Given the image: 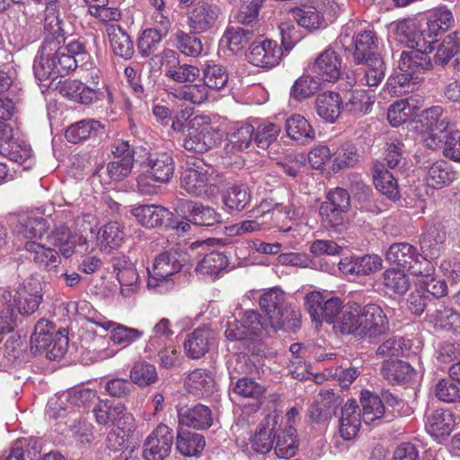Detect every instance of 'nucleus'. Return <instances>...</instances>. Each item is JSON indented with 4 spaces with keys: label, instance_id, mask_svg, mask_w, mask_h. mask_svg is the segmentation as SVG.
Returning <instances> with one entry per match:
<instances>
[{
    "label": "nucleus",
    "instance_id": "nucleus-57",
    "mask_svg": "<svg viewBox=\"0 0 460 460\" xmlns=\"http://www.w3.org/2000/svg\"><path fill=\"white\" fill-rule=\"evenodd\" d=\"M228 265L227 257L218 252H212L198 263L196 271L201 276L216 278Z\"/></svg>",
    "mask_w": 460,
    "mask_h": 460
},
{
    "label": "nucleus",
    "instance_id": "nucleus-30",
    "mask_svg": "<svg viewBox=\"0 0 460 460\" xmlns=\"http://www.w3.org/2000/svg\"><path fill=\"white\" fill-rule=\"evenodd\" d=\"M422 101L418 97L411 96L393 103L387 111V119L393 127H398L412 119L421 108Z\"/></svg>",
    "mask_w": 460,
    "mask_h": 460
},
{
    "label": "nucleus",
    "instance_id": "nucleus-48",
    "mask_svg": "<svg viewBox=\"0 0 460 460\" xmlns=\"http://www.w3.org/2000/svg\"><path fill=\"white\" fill-rule=\"evenodd\" d=\"M226 150L229 153H238L248 148L254 140V128L249 124H237L228 135Z\"/></svg>",
    "mask_w": 460,
    "mask_h": 460
},
{
    "label": "nucleus",
    "instance_id": "nucleus-64",
    "mask_svg": "<svg viewBox=\"0 0 460 460\" xmlns=\"http://www.w3.org/2000/svg\"><path fill=\"white\" fill-rule=\"evenodd\" d=\"M374 102V95L369 94L366 91H354L351 93L348 102H345L343 108L352 115L361 116L370 111Z\"/></svg>",
    "mask_w": 460,
    "mask_h": 460
},
{
    "label": "nucleus",
    "instance_id": "nucleus-7",
    "mask_svg": "<svg viewBox=\"0 0 460 460\" xmlns=\"http://www.w3.org/2000/svg\"><path fill=\"white\" fill-rule=\"evenodd\" d=\"M386 260L410 271L412 275L429 277L433 272L431 262L408 243H395L390 245Z\"/></svg>",
    "mask_w": 460,
    "mask_h": 460
},
{
    "label": "nucleus",
    "instance_id": "nucleus-41",
    "mask_svg": "<svg viewBox=\"0 0 460 460\" xmlns=\"http://www.w3.org/2000/svg\"><path fill=\"white\" fill-rule=\"evenodd\" d=\"M126 234L119 223L113 221L105 224L97 233V243L102 251L110 252L119 247Z\"/></svg>",
    "mask_w": 460,
    "mask_h": 460
},
{
    "label": "nucleus",
    "instance_id": "nucleus-24",
    "mask_svg": "<svg viewBox=\"0 0 460 460\" xmlns=\"http://www.w3.org/2000/svg\"><path fill=\"white\" fill-rule=\"evenodd\" d=\"M396 32L402 40H404L411 49H433V41L428 38L427 31L420 29L416 19L408 18L399 22L396 26Z\"/></svg>",
    "mask_w": 460,
    "mask_h": 460
},
{
    "label": "nucleus",
    "instance_id": "nucleus-10",
    "mask_svg": "<svg viewBox=\"0 0 460 460\" xmlns=\"http://www.w3.org/2000/svg\"><path fill=\"white\" fill-rule=\"evenodd\" d=\"M358 340L374 341L389 331L387 316L376 304H367L362 308Z\"/></svg>",
    "mask_w": 460,
    "mask_h": 460
},
{
    "label": "nucleus",
    "instance_id": "nucleus-55",
    "mask_svg": "<svg viewBox=\"0 0 460 460\" xmlns=\"http://www.w3.org/2000/svg\"><path fill=\"white\" fill-rule=\"evenodd\" d=\"M228 79V73L222 65L208 63L203 68L202 80L207 90L220 91L226 86Z\"/></svg>",
    "mask_w": 460,
    "mask_h": 460
},
{
    "label": "nucleus",
    "instance_id": "nucleus-60",
    "mask_svg": "<svg viewBox=\"0 0 460 460\" xmlns=\"http://www.w3.org/2000/svg\"><path fill=\"white\" fill-rule=\"evenodd\" d=\"M49 225L43 217H26L21 220L18 226V233L29 241L41 239L47 233Z\"/></svg>",
    "mask_w": 460,
    "mask_h": 460
},
{
    "label": "nucleus",
    "instance_id": "nucleus-62",
    "mask_svg": "<svg viewBox=\"0 0 460 460\" xmlns=\"http://www.w3.org/2000/svg\"><path fill=\"white\" fill-rule=\"evenodd\" d=\"M360 402L363 409L362 418L366 423L369 424L383 416L385 406L377 395L367 390L362 391Z\"/></svg>",
    "mask_w": 460,
    "mask_h": 460
},
{
    "label": "nucleus",
    "instance_id": "nucleus-42",
    "mask_svg": "<svg viewBox=\"0 0 460 460\" xmlns=\"http://www.w3.org/2000/svg\"><path fill=\"white\" fill-rule=\"evenodd\" d=\"M106 31L114 54L123 58H130L134 54L133 42L121 27L109 24Z\"/></svg>",
    "mask_w": 460,
    "mask_h": 460
},
{
    "label": "nucleus",
    "instance_id": "nucleus-27",
    "mask_svg": "<svg viewBox=\"0 0 460 460\" xmlns=\"http://www.w3.org/2000/svg\"><path fill=\"white\" fill-rule=\"evenodd\" d=\"M426 320L436 329L460 333V314L442 304H434V308H429Z\"/></svg>",
    "mask_w": 460,
    "mask_h": 460
},
{
    "label": "nucleus",
    "instance_id": "nucleus-47",
    "mask_svg": "<svg viewBox=\"0 0 460 460\" xmlns=\"http://www.w3.org/2000/svg\"><path fill=\"white\" fill-rule=\"evenodd\" d=\"M185 385L189 392L195 395H209L215 388L212 376L201 368L190 372L186 378Z\"/></svg>",
    "mask_w": 460,
    "mask_h": 460
},
{
    "label": "nucleus",
    "instance_id": "nucleus-28",
    "mask_svg": "<svg viewBox=\"0 0 460 460\" xmlns=\"http://www.w3.org/2000/svg\"><path fill=\"white\" fill-rule=\"evenodd\" d=\"M366 67L354 73L355 77L349 84L359 86L377 87L385 75V65L382 58H371L364 61Z\"/></svg>",
    "mask_w": 460,
    "mask_h": 460
},
{
    "label": "nucleus",
    "instance_id": "nucleus-22",
    "mask_svg": "<svg viewBox=\"0 0 460 460\" xmlns=\"http://www.w3.org/2000/svg\"><path fill=\"white\" fill-rule=\"evenodd\" d=\"M382 259L375 254L344 258L339 262L340 270L352 277L370 275L382 268Z\"/></svg>",
    "mask_w": 460,
    "mask_h": 460
},
{
    "label": "nucleus",
    "instance_id": "nucleus-13",
    "mask_svg": "<svg viewBox=\"0 0 460 460\" xmlns=\"http://www.w3.org/2000/svg\"><path fill=\"white\" fill-rule=\"evenodd\" d=\"M173 438L172 429L165 424H159L144 442V459L165 460L171 453Z\"/></svg>",
    "mask_w": 460,
    "mask_h": 460
},
{
    "label": "nucleus",
    "instance_id": "nucleus-21",
    "mask_svg": "<svg viewBox=\"0 0 460 460\" xmlns=\"http://www.w3.org/2000/svg\"><path fill=\"white\" fill-rule=\"evenodd\" d=\"M95 399L99 401L96 393L91 389H83L75 392L63 393L58 399H51L48 403V413L51 418H58L65 415L66 408L63 407L65 402L75 406H88Z\"/></svg>",
    "mask_w": 460,
    "mask_h": 460
},
{
    "label": "nucleus",
    "instance_id": "nucleus-18",
    "mask_svg": "<svg viewBox=\"0 0 460 460\" xmlns=\"http://www.w3.org/2000/svg\"><path fill=\"white\" fill-rule=\"evenodd\" d=\"M341 58L328 48L317 57L310 69L321 82H334L341 75Z\"/></svg>",
    "mask_w": 460,
    "mask_h": 460
},
{
    "label": "nucleus",
    "instance_id": "nucleus-43",
    "mask_svg": "<svg viewBox=\"0 0 460 460\" xmlns=\"http://www.w3.org/2000/svg\"><path fill=\"white\" fill-rule=\"evenodd\" d=\"M3 155L10 161L21 165L24 164V169L31 167L33 164L32 150L30 145L20 139L9 141L8 144H1V152Z\"/></svg>",
    "mask_w": 460,
    "mask_h": 460
},
{
    "label": "nucleus",
    "instance_id": "nucleus-40",
    "mask_svg": "<svg viewBox=\"0 0 460 460\" xmlns=\"http://www.w3.org/2000/svg\"><path fill=\"white\" fill-rule=\"evenodd\" d=\"M455 23L452 12L446 6H439L431 11L427 22L428 38L436 41V37L440 32L449 30Z\"/></svg>",
    "mask_w": 460,
    "mask_h": 460
},
{
    "label": "nucleus",
    "instance_id": "nucleus-25",
    "mask_svg": "<svg viewBox=\"0 0 460 460\" xmlns=\"http://www.w3.org/2000/svg\"><path fill=\"white\" fill-rule=\"evenodd\" d=\"M137 222L146 228H157L172 224L171 211L159 205H140L132 210Z\"/></svg>",
    "mask_w": 460,
    "mask_h": 460
},
{
    "label": "nucleus",
    "instance_id": "nucleus-29",
    "mask_svg": "<svg viewBox=\"0 0 460 460\" xmlns=\"http://www.w3.org/2000/svg\"><path fill=\"white\" fill-rule=\"evenodd\" d=\"M362 308L363 306L358 303H348L343 305L341 314L334 323L333 330L336 332L353 335L358 339Z\"/></svg>",
    "mask_w": 460,
    "mask_h": 460
},
{
    "label": "nucleus",
    "instance_id": "nucleus-26",
    "mask_svg": "<svg viewBox=\"0 0 460 460\" xmlns=\"http://www.w3.org/2000/svg\"><path fill=\"white\" fill-rule=\"evenodd\" d=\"M456 424L455 415L449 410L437 409L427 415L425 428L436 439L448 437Z\"/></svg>",
    "mask_w": 460,
    "mask_h": 460
},
{
    "label": "nucleus",
    "instance_id": "nucleus-4",
    "mask_svg": "<svg viewBox=\"0 0 460 460\" xmlns=\"http://www.w3.org/2000/svg\"><path fill=\"white\" fill-rule=\"evenodd\" d=\"M220 141L218 130L211 125L207 116H195L187 122V133L183 138V147L194 153H204L213 148Z\"/></svg>",
    "mask_w": 460,
    "mask_h": 460
},
{
    "label": "nucleus",
    "instance_id": "nucleus-36",
    "mask_svg": "<svg viewBox=\"0 0 460 460\" xmlns=\"http://www.w3.org/2000/svg\"><path fill=\"white\" fill-rule=\"evenodd\" d=\"M234 372L246 373V362L238 359L236 361L235 367H234V370L230 372L231 379L237 378L236 384L233 389V393L243 398L258 400L264 392L263 387L252 379L246 377L238 378V376L234 375Z\"/></svg>",
    "mask_w": 460,
    "mask_h": 460
},
{
    "label": "nucleus",
    "instance_id": "nucleus-14",
    "mask_svg": "<svg viewBox=\"0 0 460 460\" xmlns=\"http://www.w3.org/2000/svg\"><path fill=\"white\" fill-rule=\"evenodd\" d=\"M221 14L217 4L199 1L188 12L187 25L191 33H204L216 26Z\"/></svg>",
    "mask_w": 460,
    "mask_h": 460
},
{
    "label": "nucleus",
    "instance_id": "nucleus-9",
    "mask_svg": "<svg viewBox=\"0 0 460 460\" xmlns=\"http://www.w3.org/2000/svg\"><path fill=\"white\" fill-rule=\"evenodd\" d=\"M180 254L173 250L160 253L154 261L152 270H149L147 286L151 288H158L159 292L171 288L173 285L170 277L179 272L181 269Z\"/></svg>",
    "mask_w": 460,
    "mask_h": 460
},
{
    "label": "nucleus",
    "instance_id": "nucleus-17",
    "mask_svg": "<svg viewBox=\"0 0 460 460\" xmlns=\"http://www.w3.org/2000/svg\"><path fill=\"white\" fill-rule=\"evenodd\" d=\"M142 165L153 181L158 183L169 182L175 170L174 160L166 152L149 154Z\"/></svg>",
    "mask_w": 460,
    "mask_h": 460
},
{
    "label": "nucleus",
    "instance_id": "nucleus-20",
    "mask_svg": "<svg viewBox=\"0 0 460 460\" xmlns=\"http://www.w3.org/2000/svg\"><path fill=\"white\" fill-rule=\"evenodd\" d=\"M114 271L120 285V293L125 297L135 294L139 288V277L133 265L124 255L112 259Z\"/></svg>",
    "mask_w": 460,
    "mask_h": 460
},
{
    "label": "nucleus",
    "instance_id": "nucleus-12",
    "mask_svg": "<svg viewBox=\"0 0 460 460\" xmlns=\"http://www.w3.org/2000/svg\"><path fill=\"white\" fill-rule=\"evenodd\" d=\"M350 207V197L342 188H335L327 194L326 200L320 207V216L326 227L339 226L343 221V214Z\"/></svg>",
    "mask_w": 460,
    "mask_h": 460
},
{
    "label": "nucleus",
    "instance_id": "nucleus-56",
    "mask_svg": "<svg viewBox=\"0 0 460 460\" xmlns=\"http://www.w3.org/2000/svg\"><path fill=\"white\" fill-rule=\"evenodd\" d=\"M48 241L51 245L59 247L63 256L69 258L75 252L76 237L73 235L69 228L60 225L48 235Z\"/></svg>",
    "mask_w": 460,
    "mask_h": 460
},
{
    "label": "nucleus",
    "instance_id": "nucleus-6",
    "mask_svg": "<svg viewBox=\"0 0 460 460\" xmlns=\"http://www.w3.org/2000/svg\"><path fill=\"white\" fill-rule=\"evenodd\" d=\"M214 172L211 166L205 164L202 161H197L183 169L181 175V188L197 197L212 195L217 190Z\"/></svg>",
    "mask_w": 460,
    "mask_h": 460
},
{
    "label": "nucleus",
    "instance_id": "nucleus-63",
    "mask_svg": "<svg viewBox=\"0 0 460 460\" xmlns=\"http://www.w3.org/2000/svg\"><path fill=\"white\" fill-rule=\"evenodd\" d=\"M131 382L139 387L149 386L158 380L155 365L146 361L136 362L129 374Z\"/></svg>",
    "mask_w": 460,
    "mask_h": 460
},
{
    "label": "nucleus",
    "instance_id": "nucleus-37",
    "mask_svg": "<svg viewBox=\"0 0 460 460\" xmlns=\"http://www.w3.org/2000/svg\"><path fill=\"white\" fill-rule=\"evenodd\" d=\"M378 39L374 31L365 30L358 31L353 50V58L357 64H362L366 59L380 57L376 54Z\"/></svg>",
    "mask_w": 460,
    "mask_h": 460
},
{
    "label": "nucleus",
    "instance_id": "nucleus-23",
    "mask_svg": "<svg viewBox=\"0 0 460 460\" xmlns=\"http://www.w3.org/2000/svg\"><path fill=\"white\" fill-rule=\"evenodd\" d=\"M40 283L34 279L26 280L23 288L16 291L18 298L13 299L15 308L22 315H31L42 302V292Z\"/></svg>",
    "mask_w": 460,
    "mask_h": 460
},
{
    "label": "nucleus",
    "instance_id": "nucleus-52",
    "mask_svg": "<svg viewBox=\"0 0 460 460\" xmlns=\"http://www.w3.org/2000/svg\"><path fill=\"white\" fill-rule=\"evenodd\" d=\"M133 164L134 157L118 158L110 162L106 166L98 167L95 173L100 177H102V174L105 173L109 180L119 181L129 175Z\"/></svg>",
    "mask_w": 460,
    "mask_h": 460
},
{
    "label": "nucleus",
    "instance_id": "nucleus-53",
    "mask_svg": "<svg viewBox=\"0 0 460 460\" xmlns=\"http://www.w3.org/2000/svg\"><path fill=\"white\" fill-rule=\"evenodd\" d=\"M251 199V191L244 184L233 185L223 195L224 204L231 211H242L250 204Z\"/></svg>",
    "mask_w": 460,
    "mask_h": 460
},
{
    "label": "nucleus",
    "instance_id": "nucleus-54",
    "mask_svg": "<svg viewBox=\"0 0 460 460\" xmlns=\"http://www.w3.org/2000/svg\"><path fill=\"white\" fill-rule=\"evenodd\" d=\"M374 183L378 191L391 199L399 196L397 181L394 175L383 164H377L374 167Z\"/></svg>",
    "mask_w": 460,
    "mask_h": 460
},
{
    "label": "nucleus",
    "instance_id": "nucleus-3",
    "mask_svg": "<svg viewBox=\"0 0 460 460\" xmlns=\"http://www.w3.org/2000/svg\"><path fill=\"white\" fill-rule=\"evenodd\" d=\"M31 342L37 349L46 350L49 359L57 360L63 358L67 351V331L66 329L56 331L52 323L40 319L34 327Z\"/></svg>",
    "mask_w": 460,
    "mask_h": 460
},
{
    "label": "nucleus",
    "instance_id": "nucleus-39",
    "mask_svg": "<svg viewBox=\"0 0 460 460\" xmlns=\"http://www.w3.org/2000/svg\"><path fill=\"white\" fill-rule=\"evenodd\" d=\"M24 249L31 253L32 261L45 270H51L60 263L58 252L35 241H27Z\"/></svg>",
    "mask_w": 460,
    "mask_h": 460
},
{
    "label": "nucleus",
    "instance_id": "nucleus-38",
    "mask_svg": "<svg viewBox=\"0 0 460 460\" xmlns=\"http://www.w3.org/2000/svg\"><path fill=\"white\" fill-rule=\"evenodd\" d=\"M275 437V420L274 418L268 416L260 424L252 437V448L259 454H267L273 447Z\"/></svg>",
    "mask_w": 460,
    "mask_h": 460
},
{
    "label": "nucleus",
    "instance_id": "nucleus-19",
    "mask_svg": "<svg viewBox=\"0 0 460 460\" xmlns=\"http://www.w3.org/2000/svg\"><path fill=\"white\" fill-rule=\"evenodd\" d=\"M215 341V332L209 327H199L187 335L183 342L186 356L192 359L204 357Z\"/></svg>",
    "mask_w": 460,
    "mask_h": 460
},
{
    "label": "nucleus",
    "instance_id": "nucleus-58",
    "mask_svg": "<svg viewBox=\"0 0 460 460\" xmlns=\"http://www.w3.org/2000/svg\"><path fill=\"white\" fill-rule=\"evenodd\" d=\"M382 284L387 291L396 295H404L411 287L409 277L403 270L388 269L382 274Z\"/></svg>",
    "mask_w": 460,
    "mask_h": 460
},
{
    "label": "nucleus",
    "instance_id": "nucleus-5",
    "mask_svg": "<svg viewBox=\"0 0 460 460\" xmlns=\"http://www.w3.org/2000/svg\"><path fill=\"white\" fill-rule=\"evenodd\" d=\"M89 83L94 84V87L86 85L78 80H67L60 86L59 92L62 96L75 102L88 105L105 98L109 102H112V96L107 87H98L101 80V72L98 68H93L89 74Z\"/></svg>",
    "mask_w": 460,
    "mask_h": 460
},
{
    "label": "nucleus",
    "instance_id": "nucleus-46",
    "mask_svg": "<svg viewBox=\"0 0 460 460\" xmlns=\"http://www.w3.org/2000/svg\"><path fill=\"white\" fill-rule=\"evenodd\" d=\"M289 13L299 26L308 31L318 30L324 24L323 13L314 6L302 5L292 8Z\"/></svg>",
    "mask_w": 460,
    "mask_h": 460
},
{
    "label": "nucleus",
    "instance_id": "nucleus-51",
    "mask_svg": "<svg viewBox=\"0 0 460 460\" xmlns=\"http://www.w3.org/2000/svg\"><path fill=\"white\" fill-rule=\"evenodd\" d=\"M101 128L102 125L98 120L83 119L69 126L65 136L68 142L77 144L96 135Z\"/></svg>",
    "mask_w": 460,
    "mask_h": 460
},
{
    "label": "nucleus",
    "instance_id": "nucleus-49",
    "mask_svg": "<svg viewBox=\"0 0 460 460\" xmlns=\"http://www.w3.org/2000/svg\"><path fill=\"white\" fill-rule=\"evenodd\" d=\"M205 447V439L201 434L189 430H179L176 448L183 456H197Z\"/></svg>",
    "mask_w": 460,
    "mask_h": 460
},
{
    "label": "nucleus",
    "instance_id": "nucleus-61",
    "mask_svg": "<svg viewBox=\"0 0 460 460\" xmlns=\"http://www.w3.org/2000/svg\"><path fill=\"white\" fill-rule=\"evenodd\" d=\"M381 372L389 383L399 384L411 377L412 367L402 360L385 361Z\"/></svg>",
    "mask_w": 460,
    "mask_h": 460
},
{
    "label": "nucleus",
    "instance_id": "nucleus-8",
    "mask_svg": "<svg viewBox=\"0 0 460 460\" xmlns=\"http://www.w3.org/2000/svg\"><path fill=\"white\" fill-rule=\"evenodd\" d=\"M432 49L412 48L409 52L402 51L398 65L399 72L395 80L401 86L409 84H416L421 79L420 75L431 69L432 62L429 53Z\"/></svg>",
    "mask_w": 460,
    "mask_h": 460
},
{
    "label": "nucleus",
    "instance_id": "nucleus-35",
    "mask_svg": "<svg viewBox=\"0 0 460 460\" xmlns=\"http://www.w3.org/2000/svg\"><path fill=\"white\" fill-rule=\"evenodd\" d=\"M361 424L358 406L354 400H349L341 408L340 434L344 440L353 439L358 433Z\"/></svg>",
    "mask_w": 460,
    "mask_h": 460
},
{
    "label": "nucleus",
    "instance_id": "nucleus-16",
    "mask_svg": "<svg viewBox=\"0 0 460 460\" xmlns=\"http://www.w3.org/2000/svg\"><path fill=\"white\" fill-rule=\"evenodd\" d=\"M89 322L103 328L104 330H111V341L115 345L121 346L122 348L129 346L133 342L141 339L144 335V332L138 329L128 327L110 321L102 315L93 316L89 318Z\"/></svg>",
    "mask_w": 460,
    "mask_h": 460
},
{
    "label": "nucleus",
    "instance_id": "nucleus-2",
    "mask_svg": "<svg viewBox=\"0 0 460 460\" xmlns=\"http://www.w3.org/2000/svg\"><path fill=\"white\" fill-rule=\"evenodd\" d=\"M262 311L266 313L270 327L274 332L284 327L287 329L296 326L298 313L290 310L286 301L285 293L279 288L263 291L259 301Z\"/></svg>",
    "mask_w": 460,
    "mask_h": 460
},
{
    "label": "nucleus",
    "instance_id": "nucleus-50",
    "mask_svg": "<svg viewBox=\"0 0 460 460\" xmlns=\"http://www.w3.org/2000/svg\"><path fill=\"white\" fill-rule=\"evenodd\" d=\"M189 221L200 226H210L221 222V215L214 208L189 201L186 204Z\"/></svg>",
    "mask_w": 460,
    "mask_h": 460
},
{
    "label": "nucleus",
    "instance_id": "nucleus-11",
    "mask_svg": "<svg viewBox=\"0 0 460 460\" xmlns=\"http://www.w3.org/2000/svg\"><path fill=\"white\" fill-rule=\"evenodd\" d=\"M426 132L423 135V144L432 150H437L441 146L442 135L449 129V119L444 113L441 106H432L426 109L422 113Z\"/></svg>",
    "mask_w": 460,
    "mask_h": 460
},
{
    "label": "nucleus",
    "instance_id": "nucleus-59",
    "mask_svg": "<svg viewBox=\"0 0 460 460\" xmlns=\"http://www.w3.org/2000/svg\"><path fill=\"white\" fill-rule=\"evenodd\" d=\"M319 78L310 75H303L297 78L290 90V95L296 101L305 100L314 95L321 87Z\"/></svg>",
    "mask_w": 460,
    "mask_h": 460
},
{
    "label": "nucleus",
    "instance_id": "nucleus-45",
    "mask_svg": "<svg viewBox=\"0 0 460 460\" xmlns=\"http://www.w3.org/2000/svg\"><path fill=\"white\" fill-rule=\"evenodd\" d=\"M285 128L288 136L301 143L311 142L314 139L315 134L307 119L300 115L294 114L286 120Z\"/></svg>",
    "mask_w": 460,
    "mask_h": 460
},
{
    "label": "nucleus",
    "instance_id": "nucleus-15",
    "mask_svg": "<svg viewBox=\"0 0 460 460\" xmlns=\"http://www.w3.org/2000/svg\"><path fill=\"white\" fill-rule=\"evenodd\" d=\"M282 49L275 40L258 38L250 46L247 58L256 66L271 68L279 65Z\"/></svg>",
    "mask_w": 460,
    "mask_h": 460
},
{
    "label": "nucleus",
    "instance_id": "nucleus-31",
    "mask_svg": "<svg viewBox=\"0 0 460 460\" xmlns=\"http://www.w3.org/2000/svg\"><path fill=\"white\" fill-rule=\"evenodd\" d=\"M317 115L328 123H334L341 115L342 99L340 93L326 91L319 93L314 102Z\"/></svg>",
    "mask_w": 460,
    "mask_h": 460
},
{
    "label": "nucleus",
    "instance_id": "nucleus-1",
    "mask_svg": "<svg viewBox=\"0 0 460 460\" xmlns=\"http://www.w3.org/2000/svg\"><path fill=\"white\" fill-rule=\"evenodd\" d=\"M48 50H52L51 43L43 45L41 56L34 61V74L40 82L68 75L89 58L85 46L79 40L59 47L53 54Z\"/></svg>",
    "mask_w": 460,
    "mask_h": 460
},
{
    "label": "nucleus",
    "instance_id": "nucleus-34",
    "mask_svg": "<svg viewBox=\"0 0 460 460\" xmlns=\"http://www.w3.org/2000/svg\"><path fill=\"white\" fill-rule=\"evenodd\" d=\"M44 4L46 5L45 31L57 40L70 34V25L59 13V0H48Z\"/></svg>",
    "mask_w": 460,
    "mask_h": 460
},
{
    "label": "nucleus",
    "instance_id": "nucleus-44",
    "mask_svg": "<svg viewBox=\"0 0 460 460\" xmlns=\"http://www.w3.org/2000/svg\"><path fill=\"white\" fill-rule=\"evenodd\" d=\"M193 34L178 30L171 35V44L185 56L199 57L203 51V44L201 40Z\"/></svg>",
    "mask_w": 460,
    "mask_h": 460
},
{
    "label": "nucleus",
    "instance_id": "nucleus-32",
    "mask_svg": "<svg viewBox=\"0 0 460 460\" xmlns=\"http://www.w3.org/2000/svg\"><path fill=\"white\" fill-rule=\"evenodd\" d=\"M179 424L196 429H205L213 424L211 410L203 404L178 410Z\"/></svg>",
    "mask_w": 460,
    "mask_h": 460
},
{
    "label": "nucleus",
    "instance_id": "nucleus-33",
    "mask_svg": "<svg viewBox=\"0 0 460 460\" xmlns=\"http://www.w3.org/2000/svg\"><path fill=\"white\" fill-rule=\"evenodd\" d=\"M425 181L428 186L440 189L450 184L457 178V172L452 165L445 161L438 160L425 167Z\"/></svg>",
    "mask_w": 460,
    "mask_h": 460
}]
</instances>
